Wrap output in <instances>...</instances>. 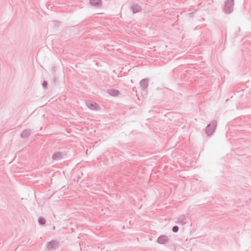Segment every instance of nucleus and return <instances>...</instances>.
I'll list each match as a JSON object with an SVG mask.
<instances>
[{
    "label": "nucleus",
    "mask_w": 251,
    "mask_h": 251,
    "mask_svg": "<svg viewBox=\"0 0 251 251\" xmlns=\"http://www.w3.org/2000/svg\"><path fill=\"white\" fill-rule=\"evenodd\" d=\"M90 3L93 5L99 6L101 4V0H90Z\"/></svg>",
    "instance_id": "obj_1"
},
{
    "label": "nucleus",
    "mask_w": 251,
    "mask_h": 251,
    "mask_svg": "<svg viewBox=\"0 0 251 251\" xmlns=\"http://www.w3.org/2000/svg\"><path fill=\"white\" fill-rule=\"evenodd\" d=\"M167 241V237L165 236H160L158 238V242L160 244H164Z\"/></svg>",
    "instance_id": "obj_2"
},
{
    "label": "nucleus",
    "mask_w": 251,
    "mask_h": 251,
    "mask_svg": "<svg viewBox=\"0 0 251 251\" xmlns=\"http://www.w3.org/2000/svg\"><path fill=\"white\" fill-rule=\"evenodd\" d=\"M87 105L89 107H90L91 109H97V105L95 102H88L87 103Z\"/></svg>",
    "instance_id": "obj_3"
},
{
    "label": "nucleus",
    "mask_w": 251,
    "mask_h": 251,
    "mask_svg": "<svg viewBox=\"0 0 251 251\" xmlns=\"http://www.w3.org/2000/svg\"><path fill=\"white\" fill-rule=\"evenodd\" d=\"M108 92L112 96H117L119 93L118 90L113 89L109 90Z\"/></svg>",
    "instance_id": "obj_4"
},
{
    "label": "nucleus",
    "mask_w": 251,
    "mask_h": 251,
    "mask_svg": "<svg viewBox=\"0 0 251 251\" xmlns=\"http://www.w3.org/2000/svg\"><path fill=\"white\" fill-rule=\"evenodd\" d=\"M39 222L41 224H44L45 223V220H44V219L43 218H40L39 219Z\"/></svg>",
    "instance_id": "obj_5"
},
{
    "label": "nucleus",
    "mask_w": 251,
    "mask_h": 251,
    "mask_svg": "<svg viewBox=\"0 0 251 251\" xmlns=\"http://www.w3.org/2000/svg\"><path fill=\"white\" fill-rule=\"evenodd\" d=\"M178 230V227L177 226H174V227L173 228V230L174 232H177Z\"/></svg>",
    "instance_id": "obj_6"
},
{
    "label": "nucleus",
    "mask_w": 251,
    "mask_h": 251,
    "mask_svg": "<svg viewBox=\"0 0 251 251\" xmlns=\"http://www.w3.org/2000/svg\"><path fill=\"white\" fill-rule=\"evenodd\" d=\"M136 7H137V10H136V11L135 10L134 8H133V11L134 13L137 12L139 11V9H140L139 7H138L137 6H136Z\"/></svg>",
    "instance_id": "obj_7"
},
{
    "label": "nucleus",
    "mask_w": 251,
    "mask_h": 251,
    "mask_svg": "<svg viewBox=\"0 0 251 251\" xmlns=\"http://www.w3.org/2000/svg\"><path fill=\"white\" fill-rule=\"evenodd\" d=\"M210 126H208L207 129V132L208 134H209L212 133V131H211L209 133V130L210 129Z\"/></svg>",
    "instance_id": "obj_8"
}]
</instances>
